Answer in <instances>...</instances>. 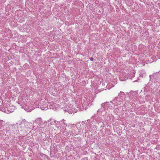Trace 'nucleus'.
Returning a JSON list of instances; mask_svg holds the SVG:
<instances>
[{"label":"nucleus","instance_id":"1","mask_svg":"<svg viewBox=\"0 0 160 160\" xmlns=\"http://www.w3.org/2000/svg\"><path fill=\"white\" fill-rule=\"evenodd\" d=\"M22 123V122H20L19 123H17L16 124H13L11 126L12 127V128L13 130H12L13 132V133H15L18 131V125H21Z\"/></svg>","mask_w":160,"mask_h":160},{"label":"nucleus","instance_id":"2","mask_svg":"<svg viewBox=\"0 0 160 160\" xmlns=\"http://www.w3.org/2000/svg\"><path fill=\"white\" fill-rule=\"evenodd\" d=\"M35 123L38 124H40L42 122V119L41 118H38L35 121Z\"/></svg>","mask_w":160,"mask_h":160},{"label":"nucleus","instance_id":"3","mask_svg":"<svg viewBox=\"0 0 160 160\" xmlns=\"http://www.w3.org/2000/svg\"><path fill=\"white\" fill-rule=\"evenodd\" d=\"M41 105H40V108L42 110H46L48 109V108L47 107V104H45L44 106L42 105L41 106Z\"/></svg>","mask_w":160,"mask_h":160},{"label":"nucleus","instance_id":"4","mask_svg":"<svg viewBox=\"0 0 160 160\" xmlns=\"http://www.w3.org/2000/svg\"><path fill=\"white\" fill-rule=\"evenodd\" d=\"M118 99L119 98L118 97H116L114 99L113 102H116V104H120L119 102H118Z\"/></svg>","mask_w":160,"mask_h":160},{"label":"nucleus","instance_id":"5","mask_svg":"<svg viewBox=\"0 0 160 160\" xmlns=\"http://www.w3.org/2000/svg\"><path fill=\"white\" fill-rule=\"evenodd\" d=\"M90 60L91 61H92L93 60V58H90Z\"/></svg>","mask_w":160,"mask_h":160},{"label":"nucleus","instance_id":"6","mask_svg":"<svg viewBox=\"0 0 160 160\" xmlns=\"http://www.w3.org/2000/svg\"><path fill=\"white\" fill-rule=\"evenodd\" d=\"M104 104V103H102V104H101V106L102 107H103V105Z\"/></svg>","mask_w":160,"mask_h":160},{"label":"nucleus","instance_id":"7","mask_svg":"<svg viewBox=\"0 0 160 160\" xmlns=\"http://www.w3.org/2000/svg\"><path fill=\"white\" fill-rule=\"evenodd\" d=\"M120 93H124L123 92H120Z\"/></svg>","mask_w":160,"mask_h":160},{"label":"nucleus","instance_id":"8","mask_svg":"<svg viewBox=\"0 0 160 160\" xmlns=\"http://www.w3.org/2000/svg\"><path fill=\"white\" fill-rule=\"evenodd\" d=\"M118 96H119L120 95V93H119L118 94Z\"/></svg>","mask_w":160,"mask_h":160}]
</instances>
